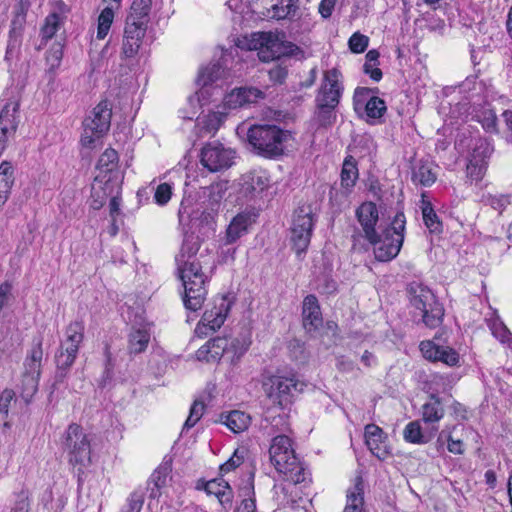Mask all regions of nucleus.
Here are the masks:
<instances>
[{
  "label": "nucleus",
  "mask_w": 512,
  "mask_h": 512,
  "mask_svg": "<svg viewBox=\"0 0 512 512\" xmlns=\"http://www.w3.org/2000/svg\"><path fill=\"white\" fill-rule=\"evenodd\" d=\"M376 90L367 87L356 88L353 96L354 109L356 111L363 109L368 99L375 97L373 94Z\"/></svg>",
  "instance_id": "5fc2aeb1"
},
{
  "label": "nucleus",
  "mask_w": 512,
  "mask_h": 512,
  "mask_svg": "<svg viewBox=\"0 0 512 512\" xmlns=\"http://www.w3.org/2000/svg\"><path fill=\"white\" fill-rule=\"evenodd\" d=\"M369 44V38L360 32H355L349 38L348 45L353 53H362L366 50Z\"/></svg>",
  "instance_id": "6e6d98bb"
},
{
  "label": "nucleus",
  "mask_w": 512,
  "mask_h": 512,
  "mask_svg": "<svg viewBox=\"0 0 512 512\" xmlns=\"http://www.w3.org/2000/svg\"><path fill=\"white\" fill-rule=\"evenodd\" d=\"M444 416V408L440 400L434 396L422 406V420L425 423L440 421Z\"/></svg>",
  "instance_id": "58836bf2"
},
{
  "label": "nucleus",
  "mask_w": 512,
  "mask_h": 512,
  "mask_svg": "<svg viewBox=\"0 0 512 512\" xmlns=\"http://www.w3.org/2000/svg\"><path fill=\"white\" fill-rule=\"evenodd\" d=\"M299 0H288L286 5L275 3L268 10L269 17L277 20L292 19L297 15Z\"/></svg>",
  "instance_id": "4c0bfd02"
},
{
  "label": "nucleus",
  "mask_w": 512,
  "mask_h": 512,
  "mask_svg": "<svg viewBox=\"0 0 512 512\" xmlns=\"http://www.w3.org/2000/svg\"><path fill=\"white\" fill-rule=\"evenodd\" d=\"M104 133H98L89 127L84 126V132L81 137V143L85 147H91L96 139L100 138Z\"/></svg>",
  "instance_id": "69168bd1"
},
{
  "label": "nucleus",
  "mask_w": 512,
  "mask_h": 512,
  "mask_svg": "<svg viewBox=\"0 0 512 512\" xmlns=\"http://www.w3.org/2000/svg\"><path fill=\"white\" fill-rule=\"evenodd\" d=\"M12 512H29L28 492L21 491L17 495Z\"/></svg>",
  "instance_id": "0e129e2a"
},
{
  "label": "nucleus",
  "mask_w": 512,
  "mask_h": 512,
  "mask_svg": "<svg viewBox=\"0 0 512 512\" xmlns=\"http://www.w3.org/2000/svg\"><path fill=\"white\" fill-rule=\"evenodd\" d=\"M226 113L221 111L210 112L207 115L197 118V128L200 136L215 134L222 125Z\"/></svg>",
  "instance_id": "c756f323"
},
{
  "label": "nucleus",
  "mask_w": 512,
  "mask_h": 512,
  "mask_svg": "<svg viewBox=\"0 0 512 512\" xmlns=\"http://www.w3.org/2000/svg\"><path fill=\"white\" fill-rule=\"evenodd\" d=\"M147 27L125 23L121 54L125 58H133L137 55L145 36Z\"/></svg>",
  "instance_id": "412c9836"
},
{
  "label": "nucleus",
  "mask_w": 512,
  "mask_h": 512,
  "mask_svg": "<svg viewBox=\"0 0 512 512\" xmlns=\"http://www.w3.org/2000/svg\"><path fill=\"white\" fill-rule=\"evenodd\" d=\"M84 330L85 327L82 321L71 322L65 330L64 339L62 341L76 345V347L79 348L84 339Z\"/></svg>",
  "instance_id": "49530a36"
},
{
  "label": "nucleus",
  "mask_w": 512,
  "mask_h": 512,
  "mask_svg": "<svg viewBox=\"0 0 512 512\" xmlns=\"http://www.w3.org/2000/svg\"><path fill=\"white\" fill-rule=\"evenodd\" d=\"M110 180V177L105 183V187H102L103 180L100 179V175H97L95 178V183L92 186V201H91V207L93 209H100L106 199L111 195V191H107L109 189L108 182Z\"/></svg>",
  "instance_id": "37998d69"
},
{
  "label": "nucleus",
  "mask_w": 512,
  "mask_h": 512,
  "mask_svg": "<svg viewBox=\"0 0 512 512\" xmlns=\"http://www.w3.org/2000/svg\"><path fill=\"white\" fill-rule=\"evenodd\" d=\"M199 247L197 237L186 235L175 256L177 272L185 290L184 304L192 311L199 310L205 300L207 270L213 268V262L207 261V256L201 254L199 258L196 257Z\"/></svg>",
  "instance_id": "f257e3e1"
},
{
  "label": "nucleus",
  "mask_w": 512,
  "mask_h": 512,
  "mask_svg": "<svg viewBox=\"0 0 512 512\" xmlns=\"http://www.w3.org/2000/svg\"><path fill=\"white\" fill-rule=\"evenodd\" d=\"M64 449L68 453L70 463L81 466H86L90 463V440L79 425L70 424L68 426L65 431Z\"/></svg>",
  "instance_id": "1a4fd4ad"
},
{
  "label": "nucleus",
  "mask_w": 512,
  "mask_h": 512,
  "mask_svg": "<svg viewBox=\"0 0 512 512\" xmlns=\"http://www.w3.org/2000/svg\"><path fill=\"white\" fill-rule=\"evenodd\" d=\"M411 305L419 312L423 323L429 328L438 327L444 316V309L437 302L430 289L420 284L410 286Z\"/></svg>",
  "instance_id": "423d86ee"
},
{
  "label": "nucleus",
  "mask_w": 512,
  "mask_h": 512,
  "mask_svg": "<svg viewBox=\"0 0 512 512\" xmlns=\"http://www.w3.org/2000/svg\"><path fill=\"white\" fill-rule=\"evenodd\" d=\"M232 305L233 298L229 295L216 296L212 306L204 312L196 331L203 333L204 328L211 331L219 329L224 324Z\"/></svg>",
  "instance_id": "ddd939ff"
},
{
  "label": "nucleus",
  "mask_w": 512,
  "mask_h": 512,
  "mask_svg": "<svg viewBox=\"0 0 512 512\" xmlns=\"http://www.w3.org/2000/svg\"><path fill=\"white\" fill-rule=\"evenodd\" d=\"M425 195L422 194V200H421V210H422V217L423 221L426 225V227L434 233L441 232L442 230V224L435 213L431 203L428 200H425Z\"/></svg>",
  "instance_id": "79ce46f5"
},
{
  "label": "nucleus",
  "mask_w": 512,
  "mask_h": 512,
  "mask_svg": "<svg viewBox=\"0 0 512 512\" xmlns=\"http://www.w3.org/2000/svg\"><path fill=\"white\" fill-rule=\"evenodd\" d=\"M152 0H133L126 23L147 27Z\"/></svg>",
  "instance_id": "cd10ccee"
},
{
  "label": "nucleus",
  "mask_w": 512,
  "mask_h": 512,
  "mask_svg": "<svg viewBox=\"0 0 512 512\" xmlns=\"http://www.w3.org/2000/svg\"><path fill=\"white\" fill-rule=\"evenodd\" d=\"M63 25L64 20L58 13L47 15L40 28L41 45L46 44L54 36L57 37V32L62 29Z\"/></svg>",
  "instance_id": "473e14b6"
},
{
  "label": "nucleus",
  "mask_w": 512,
  "mask_h": 512,
  "mask_svg": "<svg viewBox=\"0 0 512 512\" xmlns=\"http://www.w3.org/2000/svg\"><path fill=\"white\" fill-rule=\"evenodd\" d=\"M253 222V216L247 212H242L234 216L226 228L223 243L225 245L235 243L248 232Z\"/></svg>",
  "instance_id": "b1692460"
},
{
  "label": "nucleus",
  "mask_w": 512,
  "mask_h": 512,
  "mask_svg": "<svg viewBox=\"0 0 512 512\" xmlns=\"http://www.w3.org/2000/svg\"><path fill=\"white\" fill-rule=\"evenodd\" d=\"M117 163L118 153L114 149H106L100 156L97 163V169L100 172L99 175L113 172L117 167ZM102 178L104 179L105 175H103Z\"/></svg>",
  "instance_id": "de8ad7c7"
},
{
  "label": "nucleus",
  "mask_w": 512,
  "mask_h": 512,
  "mask_svg": "<svg viewBox=\"0 0 512 512\" xmlns=\"http://www.w3.org/2000/svg\"><path fill=\"white\" fill-rule=\"evenodd\" d=\"M15 397V393L11 389H5L0 395V421L4 423V426H8V413L11 402Z\"/></svg>",
  "instance_id": "864d4df0"
},
{
  "label": "nucleus",
  "mask_w": 512,
  "mask_h": 512,
  "mask_svg": "<svg viewBox=\"0 0 512 512\" xmlns=\"http://www.w3.org/2000/svg\"><path fill=\"white\" fill-rule=\"evenodd\" d=\"M235 152L222 144L213 142L205 145L200 154L201 164L210 172H219L232 166Z\"/></svg>",
  "instance_id": "f8f14e48"
},
{
  "label": "nucleus",
  "mask_w": 512,
  "mask_h": 512,
  "mask_svg": "<svg viewBox=\"0 0 512 512\" xmlns=\"http://www.w3.org/2000/svg\"><path fill=\"white\" fill-rule=\"evenodd\" d=\"M264 98V92L255 87H240L225 95L223 106L226 109H237L246 104L255 103Z\"/></svg>",
  "instance_id": "6ab92c4d"
},
{
  "label": "nucleus",
  "mask_w": 512,
  "mask_h": 512,
  "mask_svg": "<svg viewBox=\"0 0 512 512\" xmlns=\"http://www.w3.org/2000/svg\"><path fill=\"white\" fill-rule=\"evenodd\" d=\"M363 108L367 117L371 120L380 119L387 110L385 101L377 96L369 98Z\"/></svg>",
  "instance_id": "8fccbe9b"
},
{
  "label": "nucleus",
  "mask_w": 512,
  "mask_h": 512,
  "mask_svg": "<svg viewBox=\"0 0 512 512\" xmlns=\"http://www.w3.org/2000/svg\"><path fill=\"white\" fill-rule=\"evenodd\" d=\"M344 512H364L363 481L356 477L354 485L347 490Z\"/></svg>",
  "instance_id": "c85d7f7f"
},
{
  "label": "nucleus",
  "mask_w": 512,
  "mask_h": 512,
  "mask_svg": "<svg viewBox=\"0 0 512 512\" xmlns=\"http://www.w3.org/2000/svg\"><path fill=\"white\" fill-rule=\"evenodd\" d=\"M248 49L256 50L259 59L270 62L283 56H295L300 48L290 41L284 40L283 33L256 32L248 40Z\"/></svg>",
  "instance_id": "7ed1b4c3"
},
{
  "label": "nucleus",
  "mask_w": 512,
  "mask_h": 512,
  "mask_svg": "<svg viewBox=\"0 0 512 512\" xmlns=\"http://www.w3.org/2000/svg\"><path fill=\"white\" fill-rule=\"evenodd\" d=\"M19 123V104L17 102L7 103L0 113V125L11 132H15Z\"/></svg>",
  "instance_id": "e433bc0d"
},
{
  "label": "nucleus",
  "mask_w": 512,
  "mask_h": 512,
  "mask_svg": "<svg viewBox=\"0 0 512 512\" xmlns=\"http://www.w3.org/2000/svg\"><path fill=\"white\" fill-rule=\"evenodd\" d=\"M479 122L482 127L490 133L497 132V118L493 111L485 110L482 112Z\"/></svg>",
  "instance_id": "052dcab7"
},
{
  "label": "nucleus",
  "mask_w": 512,
  "mask_h": 512,
  "mask_svg": "<svg viewBox=\"0 0 512 512\" xmlns=\"http://www.w3.org/2000/svg\"><path fill=\"white\" fill-rule=\"evenodd\" d=\"M227 191V184L225 182H218L206 188V196L208 197L209 204L212 209L218 206L224 198Z\"/></svg>",
  "instance_id": "603ef678"
},
{
  "label": "nucleus",
  "mask_w": 512,
  "mask_h": 512,
  "mask_svg": "<svg viewBox=\"0 0 512 512\" xmlns=\"http://www.w3.org/2000/svg\"><path fill=\"white\" fill-rule=\"evenodd\" d=\"M365 444L379 460H385L391 454L387 434L376 424H367L364 428Z\"/></svg>",
  "instance_id": "dca6fc26"
},
{
  "label": "nucleus",
  "mask_w": 512,
  "mask_h": 512,
  "mask_svg": "<svg viewBox=\"0 0 512 512\" xmlns=\"http://www.w3.org/2000/svg\"><path fill=\"white\" fill-rule=\"evenodd\" d=\"M489 327L492 331V334L497 339L512 348V334L501 320L497 318L491 319L489 321Z\"/></svg>",
  "instance_id": "3c124183"
},
{
  "label": "nucleus",
  "mask_w": 512,
  "mask_h": 512,
  "mask_svg": "<svg viewBox=\"0 0 512 512\" xmlns=\"http://www.w3.org/2000/svg\"><path fill=\"white\" fill-rule=\"evenodd\" d=\"M229 345L226 337H216L207 341L196 351V358L199 361L218 362L224 355Z\"/></svg>",
  "instance_id": "5701e85b"
},
{
  "label": "nucleus",
  "mask_w": 512,
  "mask_h": 512,
  "mask_svg": "<svg viewBox=\"0 0 512 512\" xmlns=\"http://www.w3.org/2000/svg\"><path fill=\"white\" fill-rule=\"evenodd\" d=\"M42 360V341L38 340L27 353L23 363L22 396L25 398L26 402H29L38 390Z\"/></svg>",
  "instance_id": "6e6552de"
},
{
  "label": "nucleus",
  "mask_w": 512,
  "mask_h": 512,
  "mask_svg": "<svg viewBox=\"0 0 512 512\" xmlns=\"http://www.w3.org/2000/svg\"><path fill=\"white\" fill-rule=\"evenodd\" d=\"M447 449L450 453L462 455L464 453V444L462 440L453 439L451 433L447 434Z\"/></svg>",
  "instance_id": "338daca9"
},
{
  "label": "nucleus",
  "mask_w": 512,
  "mask_h": 512,
  "mask_svg": "<svg viewBox=\"0 0 512 512\" xmlns=\"http://www.w3.org/2000/svg\"><path fill=\"white\" fill-rule=\"evenodd\" d=\"M222 423L225 424L232 432L241 433L250 426L251 417L245 412L234 410L227 415L222 416Z\"/></svg>",
  "instance_id": "72a5a7b5"
},
{
  "label": "nucleus",
  "mask_w": 512,
  "mask_h": 512,
  "mask_svg": "<svg viewBox=\"0 0 512 512\" xmlns=\"http://www.w3.org/2000/svg\"><path fill=\"white\" fill-rule=\"evenodd\" d=\"M303 326L307 332H315L323 324L321 308L318 299L314 295L304 298L302 304Z\"/></svg>",
  "instance_id": "4be33fe9"
},
{
  "label": "nucleus",
  "mask_w": 512,
  "mask_h": 512,
  "mask_svg": "<svg viewBox=\"0 0 512 512\" xmlns=\"http://www.w3.org/2000/svg\"><path fill=\"white\" fill-rule=\"evenodd\" d=\"M492 152L493 147L488 140H476L472 152L469 155L466 167L467 176L472 181H479L483 178L487 168V159L490 157Z\"/></svg>",
  "instance_id": "2eb2a0df"
},
{
  "label": "nucleus",
  "mask_w": 512,
  "mask_h": 512,
  "mask_svg": "<svg viewBox=\"0 0 512 512\" xmlns=\"http://www.w3.org/2000/svg\"><path fill=\"white\" fill-rule=\"evenodd\" d=\"M358 179V169L353 157H347L342 166L341 170V186L349 191L356 183Z\"/></svg>",
  "instance_id": "a19ab883"
},
{
  "label": "nucleus",
  "mask_w": 512,
  "mask_h": 512,
  "mask_svg": "<svg viewBox=\"0 0 512 512\" xmlns=\"http://www.w3.org/2000/svg\"><path fill=\"white\" fill-rule=\"evenodd\" d=\"M315 107L316 109L314 113V118L319 126L327 127L334 124V122L336 121L335 109L337 107H334L329 104H327V106H324L320 103H315Z\"/></svg>",
  "instance_id": "a18cd8bd"
},
{
  "label": "nucleus",
  "mask_w": 512,
  "mask_h": 512,
  "mask_svg": "<svg viewBox=\"0 0 512 512\" xmlns=\"http://www.w3.org/2000/svg\"><path fill=\"white\" fill-rule=\"evenodd\" d=\"M204 412V404L199 401H195L191 406L188 418L184 423V429L192 428L201 419Z\"/></svg>",
  "instance_id": "4d7b16f0"
},
{
  "label": "nucleus",
  "mask_w": 512,
  "mask_h": 512,
  "mask_svg": "<svg viewBox=\"0 0 512 512\" xmlns=\"http://www.w3.org/2000/svg\"><path fill=\"white\" fill-rule=\"evenodd\" d=\"M304 384L299 382L293 375H271L263 381V389L270 402L284 409L293 396V391H302Z\"/></svg>",
  "instance_id": "0eeeda50"
},
{
  "label": "nucleus",
  "mask_w": 512,
  "mask_h": 512,
  "mask_svg": "<svg viewBox=\"0 0 512 512\" xmlns=\"http://www.w3.org/2000/svg\"><path fill=\"white\" fill-rule=\"evenodd\" d=\"M406 219L402 212L397 213L390 227L381 234L376 233V241L369 242L374 247V255L378 261L386 262L395 258L404 241Z\"/></svg>",
  "instance_id": "39448f33"
},
{
  "label": "nucleus",
  "mask_w": 512,
  "mask_h": 512,
  "mask_svg": "<svg viewBox=\"0 0 512 512\" xmlns=\"http://www.w3.org/2000/svg\"><path fill=\"white\" fill-rule=\"evenodd\" d=\"M314 226L312 208L309 205L298 207L293 216L291 241L298 255L309 246Z\"/></svg>",
  "instance_id": "9d476101"
},
{
  "label": "nucleus",
  "mask_w": 512,
  "mask_h": 512,
  "mask_svg": "<svg viewBox=\"0 0 512 512\" xmlns=\"http://www.w3.org/2000/svg\"><path fill=\"white\" fill-rule=\"evenodd\" d=\"M114 10L112 6L105 7L98 16L97 20V39L103 40L109 33L114 21Z\"/></svg>",
  "instance_id": "c03bdc74"
},
{
  "label": "nucleus",
  "mask_w": 512,
  "mask_h": 512,
  "mask_svg": "<svg viewBox=\"0 0 512 512\" xmlns=\"http://www.w3.org/2000/svg\"><path fill=\"white\" fill-rule=\"evenodd\" d=\"M14 183V170L9 162L0 164V207L7 201Z\"/></svg>",
  "instance_id": "f704fd0d"
},
{
  "label": "nucleus",
  "mask_w": 512,
  "mask_h": 512,
  "mask_svg": "<svg viewBox=\"0 0 512 512\" xmlns=\"http://www.w3.org/2000/svg\"><path fill=\"white\" fill-rule=\"evenodd\" d=\"M250 345L251 339L247 334L240 335L229 340V345L226 350V357L229 359L230 363L232 365L237 364L242 356L247 352Z\"/></svg>",
  "instance_id": "2f4dec72"
},
{
  "label": "nucleus",
  "mask_w": 512,
  "mask_h": 512,
  "mask_svg": "<svg viewBox=\"0 0 512 512\" xmlns=\"http://www.w3.org/2000/svg\"><path fill=\"white\" fill-rule=\"evenodd\" d=\"M405 441L413 444H425L429 441L422 433L420 423L418 421L409 422L403 431Z\"/></svg>",
  "instance_id": "09e8293b"
},
{
  "label": "nucleus",
  "mask_w": 512,
  "mask_h": 512,
  "mask_svg": "<svg viewBox=\"0 0 512 512\" xmlns=\"http://www.w3.org/2000/svg\"><path fill=\"white\" fill-rule=\"evenodd\" d=\"M144 503V496L139 491H134L128 498L127 506L122 512H140Z\"/></svg>",
  "instance_id": "bf43d9fd"
},
{
  "label": "nucleus",
  "mask_w": 512,
  "mask_h": 512,
  "mask_svg": "<svg viewBox=\"0 0 512 512\" xmlns=\"http://www.w3.org/2000/svg\"><path fill=\"white\" fill-rule=\"evenodd\" d=\"M243 460H244V450H235V452L233 453V455L224 463L220 466V471L222 474H225V473H228L232 470H234L235 468L239 467L242 463H243Z\"/></svg>",
  "instance_id": "13d9d810"
},
{
  "label": "nucleus",
  "mask_w": 512,
  "mask_h": 512,
  "mask_svg": "<svg viewBox=\"0 0 512 512\" xmlns=\"http://www.w3.org/2000/svg\"><path fill=\"white\" fill-rule=\"evenodd\" d=\"M224 75L225 70L219 63H210L204 67H201L196 78V84L201 87V89L196 92L195 95L197 101H201V98L206 92V87L212 85L215 81L222 78Z\"/></svg>",
  "instance_id": "393cba45"
},
{
  "label": "nucleus",
  "mask_w": 512,
  "mask_h": 512,
  "mask_svg": "<svg viewBox=\"0 0 512 512\" xmlns=\"http://www.w3.org/2000/svg\"><path fill=\"white\" fill-rule=\"evenodd\" d=\"M151 338L150 327L133 328L129 334L128 349L130 353L139 354L146 350Z\"/></svg>",
  "instance_id": "7c9ffc66"
},
{
  "label": "nucleus",
  "mask_w": 512,
  "mask_h": 512,
  "mask_svg": "<svg viewBox=\"0 0 512 512\" xmlns=\"http://www.w3.org/2000/svg\"><path fill=\"white\" fill-rule=\"evenodd\" d=\"M63 41L56 40L49 50L46 53V66H47V72L51 75H54L57 71V69L61 65V61L63 58Z\"/></svg>",
  "instance_id": "ea45409f"
},
{
  "label": "nucleus",
  "mask_w": 512,
  "mask_h": 512,
  "mask_svg": "<svg viewBox=\"0 0 512 512\" xmlns=\"http://www.w3.org/2000/svg\"><path fill=\"white\" fill-rule=\"evenodd\" d=\"M31 6L30 0H19L15 9V24H22L25 21L26 13Z\"/></svg>",
  "instance_id": "e2e57ef3"
},
{
  "label": "nucleus",
  "mask_w": 512,
  "mask_h": 512,
  "mask_svg": "<svg viewBox=\"0 0 512 512\" xmlns=\"http://www.w3.org/2000/svg\"><path fill=\"white\" fill-rule=\"evenodd\" d=\"M112 116V106L107 100L98 103L91 114L85 118L83 126L98 133H106L110 128Z\"/></svg>",
  "instance_id": "aec40b11"
},
{
  "label": "nucleus",
  "mask_w": 512,
  "mask_h": 512,
  "mask_svg": "<svg viewBox=\"0 0 512 512\" xmlns=\"http://www.w3.org/2000/svg\"><path fill=\"white\" fill-rule=\"evenodd\" d=\"M357 220L362 228L363 236L368 242L376 241V224L379 219L378 209L373 202H364L356 210Z\"/></svg>",
  "instance_id": "f3484780"
},
{
  "label": "nucleus",
  "mask_w": 512,
  "mask_h": 512,
  "mask_svg": "<svg viewBox=\"0 0 512 512\" xmlns=\"http://www.w3.org/2000/svg\"><path fill=\"white\" fill-rule=\"evenodd\" d=\"M79 348L76 345H71L61 341L60 347L55 354V363L57 366V377L63 378L65 376V371L69 369L78 354Z\"/></svg>",
  "instance_id": "a878e982"
},
{
  "label": "nucleus",
  "mask_w": 512,
  "mask_h": 512,
  "mask_svg": "<svg viewBox=\"0 0 512 512\" xmlns=\"http://www.w3.org/2000/svg\"><path fill=\"white\" fill-rule=\"evenodd\" d=\"M436 173L433 165L428 162H420L412 172V181L422 186H431L436 181Z\"/></svg>",
  "instance_id": "c9c22d12"
},
{
  "label": "nucleus",
  "mask_w": 512,
  "mask_h": 512,
  "mask_svg": "<svg viewBox=\"0 0 512 512\" xmlns=\"http://www.w3.org/2000/svg\"><path fill=\"white\" fill-rule=\"evenodd\" d=\"M341 78V73L336 68L325 71L321 85L315 97V103H320L324 106L329 104L337 107L343 93Z\"/></svg>",
  "instance_id": "4468645a"
},
{
  "label": "nucleus",
  "mask_w": 512,
  "mask_h": 512,
  "mask_svg": "<svg viewBox=\"0 0 512 512\" xmlns=\"http://www.w3.org/2000/svg\"><path fill=\"white\" fill-rule=\"evenodd\" d=\"M286 76L287 70L282 66H275L269 70V78L274 83H282Z\"/></svg>",
  "instance_id": "774afa93"
},
{
  "label": "nucleus",
  "mask_w": 512,
  "mask_h": 512,
  "mask_svg": "<svg viewBox=\"0 0 512 512\" xmlns=\"http://www.w3.org/2000/svg\"><path fill=\"white\" fill-rule=\"evenodd\" d=\"M205 491L209 495H214L224 508L231 506L232 489L223 479H213L208 481L205 485Z\"/></svg>",
  "instance_id": "bb28decb"
},
{
  "label": "nucleus",
  "mask_w": 512,
  "mask_h": 512,
  "mask_svg": "<svg viewBox=\"0 0 512 512\" xmlns=\"http://www.w3.org/2000/svg\"><path fill=\"white\" fill-rule=\"evenodd\" d=\"M290 133L276 125H253L247 132L249 144L255 152L265 158H275L283 154L284 144Z\"/></svg>",
  "instance_id": "f03ea898"
},
{
  "label": "nucleus",
  "mask_w": 512,
  "mask_h": 512,
  "mask_svg": "<svg viewBox=\"0 0 512 512\" xmlns=\"http://www.w3.org/2000/svg\"><path fill=\"white\" fill-rule=\"evenodd\" d=\"M172 195V187L168 183H162L156 188L154 199L158 205H165L168 203Z\"/></svg>",
  "instance_id": "680f3d73"
},
{
  "label": "nucleus",
  "mask_w": 512,
  "mask_h": 512,
  "mask_svg": "<svg viewBox=\"0 0 512 512\" xmlns=\"http://www.w3.org/2000/svg\"><path fill=\"white\" fill-rule=\"evenodd\" d=\"M270 461L276 470L294 483L304 481V470L301 467L291 439L286 435L273 438L269 449Z\"/></svg>",
  "instance_id": "20e7f679"
},
{
  "label": "nucleus",
  "mask_w": 512,
  "mask_h": 512,
  "mask_svg": "<svg viewBox=\"0 0 512 512\" xmlns=\"http://www.w3.org/2000/svg\"><path fill=\"white\" fill-rule=\"evenodd\" d=\"M420 351L430 361H441L448 366H455L459 362V355L454 349L438 345L433 341L421 342Z\"/></svg>",
  "instance_id": "a211bd4d"
},
{
  "label": "nucleus",
  "mask_w": 512,
  "mask_h": 512,
  "mask_svg": "<svg viewBox=\"0 0 512 512\" xmlns=\"http://www.w3.org/2000/svg\"><path fill=\"white\" fill-rule=\"evenodd\" d=\"M238 185V192L243 198L247 200L260 199L270 187L271 178L265 169L255 168L241 175Z\"/></svg>",
  "instance_id": "9b49d317"
}]
</instances>
